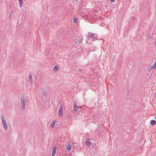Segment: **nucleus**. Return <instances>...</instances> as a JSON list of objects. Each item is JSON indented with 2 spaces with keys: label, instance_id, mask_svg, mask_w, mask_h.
Segmentation results:
<instances>
[{
  "label": "nucleus",
  "instance_id": "nucleus-19",
  "mask_svg": "<svg viewBox=\"0 0 156 156\" xmlns=\"http://www.w3.org/2000/svg\"><path fill=\"white\" fill-rule=\"evenodd\" d=\"M11 17H12V15H9V18H11Z\"/></svg>",
  "mask_w": 156,
  "mask_h": 156
},
{
  "label": "nucleus",
  "instance_id": "nucleus-9",
  "mask_svg": "<svg viewBox=\"0 0 156 156\" xmlns=\"http://www.w3.org/2000/svg\"><path fill=\"white\" fill-rule=\"evenodd\" d=\"M29 83L32 84V83L33 82V78L31 74H30L29 76Z\"/></svg>",
  "mask_w": 156,
  "mask_h": 156
},
{
  "label": "nucleus",
  "instance_id": "nucleus-13",
  "mask_svg": "<svg viewBox=\"0 0 156 156\" xmlns=\"http://www.w3.org/2000/svg\"><path fill=\"white\" fill-rule=\"evenodd\" d=\"M150 123L152 125H156V121L154 120H151L150 122Z\"/></svg>",
  "mask_w": 156,
  "mask_h": 156
},
{
  "label": "nucleus",
  "instance_id": "nucleus-21",
  "mask_svg": "<svg viewBox=\"0 0 156 156\" xmlns=\"http://www.w3.org/2000/svg\"><path fill=\"white\" fill-rule=\"evenodd\" d=\"M155 119H156V117H155Z\"/></svg>",
  "mask_w": 156,
  "mask_h": 156
},
{
  "label": "nucleus",
  "instance_id": "nucleus-4",
  "mask_svg": "<svg viewBox=\"0 0 156 156\" xmlns=\"http://www.w3.org/2000/svg\"><path fill=\"white\" fill-rule=\"evenodd\" d=\"M57 147L55 146L53 147L51 156H55L56 152Z\"/></svg>",
  "mask_w": 156,
  "mask_h": 156
},
{
  "label": "nucleus",
  "instance_id": "nucleus-7",
  "mask_svg": "<svg viewBox=\"0 0 156 156\" xmlns=\"http://www.w3.org/2000/svg\"><path fill=\"white\" fill-rule=\"evenodd\" d=\"M78 107L76 105V103L75 102L73 104V110L75 112H76L78 111Z\"/></svg>",
  "mask_w": 156,
  "mask_h": 156
},
{
  "label": "nucleus",
  "instance_id": "nucleus-14",
  "mask_svg": "<svg viewBox=\"0 0 156 156\" xmlns=\"http://www.w3.org/2000/svg\"><path fill=\"white\" fill-rule=\"evenodd\" d=\"M20 5V7H22L23 6V0H19Z\"/></svg>",
  "mask_w": 156,
  "mask_h": 156
},
{
  "label": "nucleus",
  "instance_id": "nucleus-12",
  "mask_svg": "<svg viewBox=\"0 0 156 156\" xmlns=\"http://www.w3.org/2000/svg\"><path fill=\"white\" fill-rule=\"evenodd\" d=\"M58 66H55L53 68V71L55 72H56L58 71Z\"/></svg>",
  "mask_w": 156,
  "mask_h": 156
},
{
  "label": "nucleus",
  "instance_id": "nucleus-11",
  "mask_svg": "<svg viewBox=\"0 0 156 156\" xmlns=\"http://www.w3.org/2000/svg\"><path fill=\"white\" fill-rule=\"evenodd\" d=\"M77 43H80L82 41V38L81 37H78L77 38Z\"/></svg>",
  "mask_w": 156,
  "mask_h": 156
},
{
  "label": "nucleus",
  "instance_id": "nucleus-16",
  "mask_svg": "<svg viewBox=\"0 0 156 156\" xmlns=\"http://www.w3.org/2000/svg\"><path fill=\"white\" fill-rule=\"evenodd\" d=\"M73 22L75 23H76L77 22V18L75 17L73 18Z\"/></svg>",
  "mask_w": 156,
  "mask_h": 156
},
{
  "label": "nucleus",
  "instance_id": "nucleus-15",
  "mask_svg": "<svg viewBox=\"0 0 156 156\" xmlns=\"http://www.w3.org/2000/svg\"><path fill=\"white\" fill-rule=\"evenodd\" d=\"M95 36V34L93 33L90 35V37L92 39V38H94V37Z\"/></svg>",
  "mask_w": 156,
  "mask_h": 156
},
{
  "label": "nucleus",
  "instance_id": "nucleus-2",
  "mask_svg": "<svg viewBox=\"0 0 156 156\" xmlns=\"http://www.w3.org/2000/svg\"><path fill=\"white\" fill-rule=\"evenodd\" d=\"M26 106V98L24 96L21 97V108L22 110L25 109Z\"/></svg>",
  "mask_w": 156,
  "mask_h": 156
},
{
  "label": "nucleus",
  "instance_id": "nucleus-5",
  "mask_svg": "<svg viewBox=\"0 0 156 156\" xmlns=\"http://www.w3.org/2000/svg\"><path fill=\"white\" fill-rule=\"evenodd\" d=\"M56 122L57 121L56 120H54V121H52L51 122L50 126V127L51 129H53L54 127Z\"/></svg>",
  "mask_w": 156,
  "mask_h": 156
},
{
  "label": "nucleus",
  "instance_id": "nucleus-3",
  "mask_svg": "<svg viewBox=\"0 0 156 156\" xmlns=\"http://www.w3.org/2000/svg\"><path fill=\"white\" fill-rule=\"evenodd\" d=\"M58 115L60 117L62 116L63 115V107L62 106H61L59 108Z\"/></svg>",
  "mask_w": 156,
  "mask_h": 156
},
{
  "label": "nucleus",
  "instance_id": "nucleus-20",
  "mask_svg": "<svg viewBox=\"0 0 156 156\" xmlns=\"http://www.w3.org/2000/svg\"><path fill=\"white\" fill-rule=\"evenodd\" d=\"M81 106H79V107H78V108H79L80 109H81Z\"/></svg>",
  "mask_w": 156,
  "mask_h": 156
},
{
  "label": "nucleus",
  "instance_id": "nucleus-18",
  "mask_svg": "<svg viewBox=\"0 0 156 156\" xmlns=\"http://www.w3.org/2000/svg\"><path fill=\"white\" fill-rule=\"evenodd\" d=\"M110 1L112 2H113L115 1V0H110Z\"/></svg>",
  "mask_w": 156,
  "mask_h": 156
},
{
  "label": "nucleus",
  "instance_id": "nucleus-6",
  "mask_svg": "<svg viewBox=\"0 0 156 156\" xmlns=\"http://www.w3.org/2000/svg\"><path fill=\"white\" fill-rule=\"evenodd\" d=\"M72 147V144L70 142H68L66 145V148L68 151L71 150Z\"/></svg>",
  "mask_w": 156,
  "mask_h": 156
},
{
  "label": "nucleus",
  "instance_id": "nucleus-1",
  "mask_svg": "<svg viewBox=\"0 0 156 156\" xmlns=\"http://www.w3.org/2000/svg\"><path fill=\"white\" fill-rule=\"evenodd\" d=\"M1 120L2 126L4 129L5 131H7L8 128V125L5 119V117L3 115H2L1 116Z\"/></svg>",
  "mask_w": 156,
  "mask_h": 156
},
{
  "label": "nucleus",
  "instance_id": "nucleus-8",
  "mask_svg": "<svg viewBox=\"0 0 156 156\" xmlns=\"http://www.w3.org/2000/svg\"><path fill=\"white\" fill-rule=\"evenodd\" d=\"M156 68V59L155 61L154 64L152 65V66L149 68V70H151L153 69Z\"/></svg>",
  "mask_w": 156,
  "mask_h": 156
},
{
  "label": "nucleus",
  "instance_id": "nucleus-17",
  "mask_svg": "<svg viewBox=\"0 0 156 156\" xmlns=\"http://www.w3.org/2000/svg\"><path fill=\"white\" fill-rule=\"evenodd\" d=\"M43 93L44 96H46L47 95V93L46 91H44Z\"/></svg>",
  "mask_w": 156,
  "mask_h": 156
},
{
  "label": "nucleus",
  "instance_id": "nucleus-10",
  "mask_svg": "<svg viewBox=\"0 0 156 156\" xmlns=\"http://www.w3.org/2000/svg\"><path fill=\"white\" fill-rule=\"evenodd\" d=\"M85 142H86V144H87V146H89V147L90 146L91 142H90V140L89 139H86V140H85Z\"/></svg>",
  "mask_w": 156,
  "mask_h": 156
}]
</instances>
